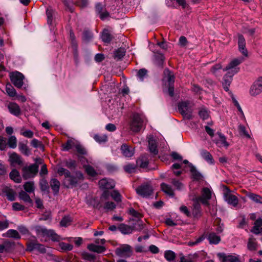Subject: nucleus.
Instances as JSON below:
<instances>
[{
  "mask_svg": "<svg viewBox=\"0 0 262 262\" xmlns=\"http://www.w3.org/2000/svg\"><path fill=\"white\" fill-rule=\"evenodd\" d=\"M46 13H47V18H48V20H47L48 24L51 25L52 23L53 19V15H54V12L51 8H48L47 9Z\"/></svg>",
  "mask_w": 262,
  "mask_h": 262,
  "instance_id": "48",
  "label": "nucleus"
},
{
  "mask_svg": "<svg viewBox=\"0 0 262 262\" xmlns=\"http://www.w3.org/2000/svg\"><path fill=\"white\" fill-rule=\"evenodd\" d=\"M84 168L86 172L90 176L93 177L97 174V172L92 166L90 165H85Z\"/></svg>",
  "mask_w": 262,
  "mask_h": 262,
  "instance_id": "46",
  "label": "nucleus"
},
{
  "mask_svg": "<svg viewBox=\"0 0 262 262\" xmlns=\"http://www.w3.org/2000/svg\"><path fill=\"white\" fill-rule=\"evenodd\" d=\"M125 49L120 48L114 51V57L117 60H120L125 55Z\"/></svg>",
  "mask_w": 262,
  "mask_h": 262,
  "instance_id": "37",
  "label": "nucleus"
},
{
  "mask_svg": "<svg viewBox=\"0 0 262 262\" xmlns=\"http://www.w3.org/2000/svg\"><path fill=\"white\" fill-rule=\"evenodd\" d=\"M153 188L149 183H145L136 189L137 193L143 198H147L152 195Z\"/></svg>",
  "mask_w": 262,
  "mask_h": 262,
  "instance_id": "5",
  "label": "nucleus"
},
{
  "mask_svg": "<svg viewBox=\"0 0 262 262\" xmlns=\"http://www.w3.org/2000/svg\"><path fill=\"white\" fill-rule=\"evenodd\" d=\"M200 155L201 157L208 163L212 164L214 163V160L212 156L209 152L205 149H201L200 150Z\"/></svg>",
  "mask_w": 262,
  "mask_h": 262,
  "instance_id": "27",
  "label": "nucleus"
},
{
  "mask_svg": "<svg viewBox=\"0 0 262 262\" xmlns=\"http://www.w3.org/2000/svg\"><path fill=\"white\" fill-rule=\"evenodd\" d=\"M180 255L181 256L180 262H193L192 255L189 254L185 256L182 253H181Z\"/></svg>",
  "mask_w": 262,
  "mask_h": 262,
  "instance_id": "52",
  "label": "nucleus"
},
{
  "mask_svg": "<svg viewBox=\"0 0 262 262\" xmlns=\"http://www.w3.org/2000/svg\"><path fill=\"white\" fill-rule=\"evenodd\" d=\"M247 196L255 203L262 204V197L259 195L250 193Z\"/></svg>",
  "mask_w": 262,
  "mask_h": 262,
  "instance_id": "40",
  "label": "nucleus"
},
{
  "mask_svg": "<svg viewBox=\"0 0 262 262\" xmlns=\"http://www.w3.org/2000/svg\"><path fill=\"white\" fill-rule=\"evenodd\" d=\"M24 188L27 192L31 193L34 191V184L32 181L26 182L24 184Z\"/></svg>",
  "mask_w": 262,
  "mask_h": 262,
  "instance_id": "41",
  "label": "nucleus"
},
{
  "mask_svg": "<svg viewBox=\"0 0 262 262\" xmlns=\"http://www.w3.org/2000/svg\"><path fill=\"white\" fill-rule=\"evenodd\" d=\"M148 147L150 152L154 155H156L158 153L156 141L153 137L149 138L148 139Z\"/></svg>",
  "mask_w": 262,
  "mask_h": 262,
  "instance_id": "22",
  "label": "nucleus"
},
{
  "mask_svg": "<svg viewBox=\"0 0 262 262\" xmlns=\"http://www.w3.org/2000/svg\"><path fill=\"white\" fill-rule=\"evenodd\" d=\"M19 196L20 199L27 203L31 204L32 203L30 196L25 191H21L19 193Z\"/></svg>",
  "mask_w": 262,
  "mask_h": 262,
  "instance_id": "42",
  "label": "nucleus"
},
{
  "mask_svg": "<svg viewBox=\"0 0 262 262\" xmlns=\"http://www.w3.org/2000/svg\"><path fill=\"white\" fill-rule=\"evenodd\" d=\"M9 161L11 164L13 166H16L17 165H21L23 164V161L19 155L16 152H12L9 154Z\"/></svg>",
  "mask_w": 262,
  "mask_h": 262,
  "instance_id": "16",
  "label": "nucleus"
},
{
  "mask_svg": "<svg viewBox=\"0 0 262 262\" xmlns=\"http://www.w3.org/2000/svg\"><path fill=\"white\" fill-rule=\"evenodd\" d=\"M9 176L11 179L13 180L15 182L17 183H19L21 182V178L19 171L16 169H13L10 173Z\"/></svg>",
  "mask_w": 262,
  "mask_h": 262,
  "instance_id": "30",
  "label": "nucleus"
},
{
  "mask_svg": "<svg viewBox=\"0 0 262 262\" xmlns=\"http://www.w3.org/2000/svg\"><path fill=\"white\" fill-rule=\"evenodd\" d=\"M9 112L13 115L18 116L20 114V109L17 104L14 102L10 103L8 106Z\"/></svg>",
  "mask_w": 262,
  "mask_h": 262,
  "instance_id": "24",
  "label": "nucleus"
},
{
  "mask_svg": "<svg viewBox=\"0 0 262 262\" xmlns=\"http://www.w3.org/2000/svg\"><path fill=\"white\" fill-rule=\"evenodd\" d=\"M8 144L9 146L12 148H15L17 146V139L14 136H11L9 138Z\"/></svg>",
  "mask_w": 262,
  "mask_h": 262,
  "instance_id": "47",
  "label": "nucleus"
},
{
  "mask_svg": "<svg viewBox=\"0 0 262 262\" xmlns=\"http://www.w3.org/2000/svg\"><path fill=\"white\" fill-rule=\"evenodd\" d=\"M60 182L56 179H52L50 181V186L55 193H57L59 190Z\"/></svg>",
  "mask_w": 262,
  "mask_h": 262,
  "instance_id": "36",
  "label": "nucleus"
},
{
  "mask_svg": "<svg viewBox=\"0 0 262 262\" xmlns=\"http://www.w3.org/2000/svg\"><path fill=\"white\" fill-rule=\"evenodd\" d=\"M207 238L210 244L216 245L221 241V237L214 232L208 233Z\"/></svg>",
  "mask_w": 262,
  "mask_h": 262,
  "instance_id": "25",
  "label": "nucleus"
},
{
  "mask_svg": "<svg viewBox=\"0 0 262 262\" xmlns=\"http://www.w3.org/2000/svg\"><path fill=\"white\" fill-rule=\"evenodd\" d=\"M3 236L8 237H13L15 239L20 238V236L18 232L16 230L13 229H10L8 230L7 232L3 235Z\"/></svg>",
  "mask_w": 262,
  "mask_h": 262,
  "instance_id": "38",
  "label": "nucleus"
},
{
  "mask_svg": "<svg viewBox=\"0 0 262 262\" xmlns=\"http://www.w3.org/2000/svg\"><path fill=\"white\" fill-rule=\"evenodd\" d=\"M118 229L122 234H130L132 233L133 230L131 227L123 224L119 225L118 227Z\"/></svg>",
  "mask_w": 262,
  "mask_h": 262,
  "instance_id": "35",
  "label": "nucleus"
},
{
  "mask_svg": "<svg viewBox=\"0 0 262 262\" xmlns=\"http://www.w3.org/2000/svg\"><path fill=\"white\" fill-rule=\"evenodd\" d=\"M170 182L174 188L178 191H182L185 189L184 184L176 178L171 179Z\"/></svg>",
  "mask_w": 262,
  "mask_h": 262,
  "instance_id": "28",
  "label": "nucleus"
},
{
  "mask_svg": "<svg viewBox=\"0 0 262 262\" xmlns=\"http://www.w3.org/2000/svg\"><path fill=\"white\" fill-rule=\"evenodd\" d=\"M94 139L99 143H104L107 140V137L106 135H96Z\"/></svg>",
  "mask_w": 262,
  "mask_h": 262,
  "instance_id": "53",
  "label": "nucleus"
},
{
  "mask_svg": "<svg viewBox=\"0 0 262 262\" xmlns=\"http://www.w3.org/2000/svg\"><path fill=\"white\" fill-rule=\"evenodd\" d=\"M6 91L8 95L10 97H14L16 95V90L10 84L6 85Z\"/></svg>",
  "mask_w": 262,
  "mask_h": 262,
  "instance_id": "45",
  "label": "nucleus"
},
{
  "mask_svg": "<svg viewBox=\"0 0 262 262\" xmlns=\"http://www.w3.org/2000/svg\"><path fill=\"white\" fill-rule=\"evenodd\" d=\"M115 253L120 257H127L132 254V250L129 245L124 244L116 248Z\"/></svg>",
  "mask_w": 262,
  "mask_h": 262,
  "instance_id": "8",
  "label": "nucleus"
},
{
  "mask_svg": "<svg viewBox=\"0 0 262 262\" xmlns=\"http://www.w3.org/2000/svg\"><path fill=\"white\" fill-rule=\"evenodd\" d=\"M14 247V243L10 242H5L3 244L0 245V253L4 252H10Z\"/></svg>",
  "mask_w": 262,
  "mask_h": 262,
  "instance_id": "23",
  "label": "nucleus"
},
{
  "mask_svg": "<svg viewBox=\"0 0 262 262\" xmlns=\"http://www.w3.org/2000/svg\"><path fill=\"white\" fill-rule=\"evenodd\" d=\"M213 141L219 147L225 146L227 148L229 145L228 142L226 141L225 136H222V138L219 139H214L213 140Z\"/></svg>",
  "mask_w": 262,
  "mask_h": 262,
  "instance_id": "31",
  "label": "nucleus"
},
{
  "mask_svg": "<svg viewBox=\"0 0 262 262\" xmlns=\"http://www.w3.org/2000/svg\"><path fill=\"white\" fill-rule=\"evenodd\" d=\"M146 119L141 115L135 114L129 123V128L134 133H138L145 127Z\"/></svg>",
  "mask_w": 262,
  "mask_h": 262,
  "instance_id": "1",
  "label": "nucleus"
},
{
  "mask_svg": "<svg viewBox=\"0 0 262 262\" xmlns=\"http://www.w3.org/2000/svg\"><path fill=\"white\" fill-rule=\"evenodd\" d=\"M124 170L128 173H132L135 171L136 166L134 164H128L124 166Z\"/></svg>",
  "mask_w": 262,
  "mask_h": 262,
  "instance_id": "56",
  "label": "nucleus"
},
{
  "mask_svg": "<svg viewBox=\"0 0 262 262\" xmlns=\"http://www.w3.org/2000/svg\"><path fill=\"white\" fill-rule=\"evenodd\" d=\"M161 189L167 195L173 198L174 196V189L172 187L167 184L162 183L161 184Z\"/></svg>",
  "mask_w": 262,
  "mask_h": 262,
  "instance_id": "19",
  "label": "nucleus"
},
{
  "mask_svg": "<svg viewBox=\"0 0 262 262\" xmlns=\"http://www.w3.org/2000/svg\"><path fill=\"white\" fill-rule=\"evenodd\" d=\"M83 179L82 173L79 171H77L75 173V176L69 174L65 179L64 183L68 188L76 187L80 181Z\"/></svg>",
  "mask_w": 262,
  "mask_h": 262,
  "instance_id": "4",
  "label": "nucleus"
},
{
  "mask_svg": "<svg viewBox=\"0 0 262 262\" xmlns=\"http://www.w3.org/2000/svg\"><path fill=\"white\" fill-rule=\"evenodd\" d=\"M87 248L90 251L97 253H101L105 251V248L104 246L96 245L94 244L88 245Z\"/></svg>",
  "mask_w": 262,
  "mask_h": 262,
  "instance_id": "26",
  "label": "nucleus"
},
{
  "mask_svg": "<svg viewBox=\"0 0 262 262\" xmlns=\"http://www.w3.org/2000/svg\"><path fill=\"white\" fill-rule=\"evenodd\" d=\"M165 74L167 75V80L168 82V85H173L174 82V75L168 70L165 71Z\"/></svg>",
  "mask_w": 262,
  "mask_h": 262,
  "instance_id": "49",
  "label": "nucleus"
},
{
  "mask_svg": "<svg viewBox=\"0 0 262 262\" xmlns=\"http://www.w3.org/2000/svg\"><path fill=\"white\" fill-rule=\"evenodd\" d=\"M262 92V77L255 81L251 86L249 93L252 96H256Z\"/></svg>",
  "mask_w": 262,
  "mask_h": 262,
  "instance_id": "10",
  "label": "nucleus"
},
{
  "mask_svg": "<svg viewBox=\"0 0 262 262\" xmlns=\"http://www.w3.org/2000/svg\"><path fill=\"white\" fill-rule=\"evenodd\" d=\"M101 39L103 42L110 43L113 39V35L108 30L105 29L102 33Z\"/></svg>",
  "mask_w": 262,
  "mask_h": 262,
  "instance_id": "33",
  "label": "nucleus"
},
{
  "mask_svg": "<svg viewBox=\"0 0 262 262\" xmlns=\"http://www.w3.org/2000/svg\"><path fill=\"white\" fill-rule=\"evenodd\" d=\"M116 208L115 204L113 202H106L105 203L104 209L107 211L112 210Z\"/></svg>",
  "mask_w": 262,
  "mask_h": 262,
  "instance_id": "62",
  "label": "nucleus"
},
{
  "mask_svg": "<svg viewBox=\"0 0 262 262\" xmlns=\"http://www.w3.org/2000/svg\"><path fill=\"white\" fill-rule=\"evenodd\" d=\"M111 196L117 202H119L121 201V196L117 190L113 191L111 193Z\"/></svg>",
  "mask_w": 262,
  "mask_h": 262,
  "instance_id": "59",
  "label": "nucleus"
},
{
  "mask_svg": "<svg viewBox=\"0 0 262 262\" xmlns=\"http://www.w3.org/2000/svg\"><path fill=\"white\" fill-rule=\"evenodd\" d=\"M10 78L13 84L17 88H20L23 85L24 76L19 72L10 73Z\"/></svg>",
  "mask_w": 262,
  "mask_h": 262,
  "instance_id": "7",
  "label": "nucleus"
},
{
  "mask_svg": "<svg viewBox=\"0 0 262 262\" xmlns=\"http://www.w3.org/2000/svg\"><path fill=\"white\" fill-rule=\"evenodd\" d=\"M200 202L195 200L193 205L192 214L193 217L198 218L201 216V205L199 203Z\"/></svg>",
  "mask_w": 262,
  "mask_h": 262,
  "instance_id": "32",
  "label": "nucleus"
},
{
  "mask_svg": "<svg viewBox=\"0 0 262 262\" xmlns=\"http://www.w3.org/2000/svg\"><path fill=\"white\" fill-rule=\"evenodd\" d=\"M251 232L256 235L262 234V227L254 224L253 227L251 229Z\"/></svg>",
  "mask_w": 262,
  "mask_h": 262,
  "instance_id": "61",
  "label": "nucleus"
},
{
  "mask_svg": "<svg viewBox=\"0 0 262 262\" xmlns=\"http://www.w3.org/2000/svg\"><path fill=\"white\" fill-rule=\"evenodd\" d=\"M137 164L142 168H145L148 164V159L147 156H143L137 160Z\"/></svg>",
  "mask_w": 262,
  "mask_h": 262,
  "instance_id": "34",
  "label": "nucleus"
},
{
  "mask_svg": "<svg viewBox=\"0 0 262 262\" xmlns=\"http://www.w3.org/2000/svg\"><path fill=\"white\" fill-rule=\"evenodd\" d=\"M2 194L5 196L10 201L15 200L16 193L14 189L8 186H5L2 189Z\"/></svg>",
  "mask_w": 262,
  "mask_h": 262,
  "instance_id": "12",
  "label": "nucleus"
},
{
  "mask_svg": "<svg viewBox=\"0 0 262 262\" xmlns=\"http://www.w3.org/2000/svg\"><path fill=\"white\" fill-rule=\"evenodd\" d=\"M38 170V166L35 164L25 166L22 169L23 177L25 180L33 178L37 173Z\"/></svg>",
  "mask_w": 262,
  "mask_h": 262,
  "instance_id": "6",
  "label": "nucleus"
},
{
  "mask_svg": "<svg viewBox=\"0 0 262 262\" xmlns=\"http://www.w3.org/2000/svg\"><path fill=\"white\" fill-rule=\"evenodd\" d=\"M72 222L71 217L69 215L64 216L60 221V224L61 226L66 227L70 225Z\"/></svg>",
  "mask_w": 262,
  "mask_h": 262,
  "instance_id": "50",
  "label": "nucleus"
},
{
  "mask_svg": "<svg viewBox=\"0 0 262 262\" xmlns=\"http://www.w3.org/2000/svg\"><path fill=\"white\" fill-rule=\"evenodd\" d=\"M31 145L34 148H39L42 150L44 149V146L42 143L36 139H33L32 140Z\"/></svg>",
  "mask_w": 262,
  "mask_h": 262,
  "instance_id": "54",
  "label": "nucleus"
},
{
  "mask_svg": "<svg viewBox=\"0 0 262 262\" xmlns=\"http://www.w3.org/2000/svg\"><path fill=\"white\" fill-rule=\"evenodd\" d=\"M121 152L125 157H131L134 154V150L132 147L126 144H123L121 147Z\"/></svg>",
  "mask_w": 262,
  "mask_h": 262,
  "instance_id": "20",
  "label": "nucleus"
},
{
  "mask_svg": "<svg viewBox=\"0 0 262 262\" xmlns=\"http://www.w3.org/2000/svg\"><path fill=\"white\" fill-rule=\"evenodd\" d=\"M148 71L144 69H141L137 71L136 76L139 81L142 82L148 77Z\"/></svg>",
  "mask_w": 262,
  "mask_h": 262,
  "instance_id": "29",
  "label": "nucleus"
},
{
  "mask_svg": "<svg viewBox=\"0 0 262 262\" xmlns=\"http://www.w3.org/2000/svg\"><path fill=\"white\" fill-rule=\"evenodd\" d=\"M190 168V171L191 173L192 178L194 180L199 181L203 179V175L196 169V167L190 163L188 165Z\"/></svg>",
  "mask_w": 262,
  "mask_h": 262,
  "instance_id": "17",
  "label": "nucleus"
},
{
  "mask_svg": "<svg viewBox=\"0 0 262 262\" xmlns=\"http://www.w3.org/2000/svg\"><path fill=\"white\" fill-rule=\"evenodd\" d=\"M247 247L249 250L253 251L256 250L257 248V244L255 242V239L253 237L249 238Z\"/></svg>",
  "mask_w": 262,
  "mask_h": 262,
  "instance_id": "43",
  "label": "nucleus"
},
{
  "mask_svg": "<svg viewBox=\"0 0 262 262\" xmlns=\"http://www.w3.org/2000/svg\"><path fill=\"white\" fill-rule=\"evenodd\" d=\"M224 198L225 201L229 204L232 205L234 207L236 206L238 203V200L237 198L230 193H227L225 194Z\"/></svg>",
  "mask_w": 262,
  "mask_h": 262,
  "instance_id": "18",
  "label": "nucleus"
},
{
  "mask_svg": "<svg viewBox=\"0 0 262 262\" xmlns=\"http://www.w3.org/2000/svg\"><path fill=\"white\" fill-rule=\"evenodd\" d=\"M219 255L222 262H241L239 256L235 254H226L220 253Z\"/></svg>",
  "mask_w": 262,
  "mask_h": 262,
  "instance_id": "13",
  "label": "nucleus"
},
{
  "mask_svg": "<svg viewBox=\"0 0 262 262\" xmlns=\"http://www.w3.org/2000/svg\"><path fill=\"white\" fill-rule=\"evenodd\" d=\"M75 147L77 152L79 155H84L86 154V149L80 144H76Z\"/></svg>",
  "mask_w": 262,
  "mask_h": 262,
  "instance_id": "60",
  "label": "nucleus"
},
{
  "mask_svg": "<svg viewBox=\"0 0 262 262\" xmlns=\"http://www.w3.org/2000/svg\"><path fill=\"white\" fill-rule=\"evenodd\" d=\"M93 38L92 33L88 30H85L83 33L82 39L85 42L90 41Z\"/></svg>",
  "mask_w": 262,
  "mask_h": 262,
  "instance_id": "51",
  "label": "nucleus"
},
{
  "mask_svg": "<svg viewBox=\"0 0 262 262\" xmlns=\"http://www.w3.org/2000/svg\"><path fill=\"white\" fill-rule=\"evenodd\" d=\"M82 258L84 260L89 261H93L95 259L96 256L93 254H91L88 252H84L82 254Z\"/></svg>",
  "mask_w": 262,
  "mask_h": 262,
  "instance_id": "58",
  "label": "nucleus"
},
{
  "mask_svg": "<svg viewBox=\"0 0 262 262\" xmlns=\"http://www.w3.org/2000/svg\"><path fill=\"white\" fill-rule=\"evenodd\" d=\"M75 143L72 140H68L65 145H63V149L69 150L70 149L75 147Z\"/></svg>",
  "mask_w": 262,
  "mask_h": 262,
  "instance_id": "64",
  "label": "nucleus"
},
{
  "mask_svg": "<svg viewBox=\"0 0 262 262\" xmlns=\"http://www.w3.org/2000/svg\"><path fill=\"white\" fill-rule=\"evenodd\" d=\"M211 191L207 188H203L201 191V195L196 198V200L201 202L203 204L208 205V200L210 199L211 196Z\"/></svg>",
  "mask_w": 262,
  "mask_h": 262,
  "instance_id": "9",
  "label": "nucleus"
},
{
  "mask_svg": "<svg viewBox=\"0 0 262 262\" xmlns=\"http://www.w3.org/2000/svg\"><path fill=\"white\" fill-rule=\"evenodd\" d=\"M18 148L21 153L25 155L29 156L30 154V150L28 149L26 144L23 143H19L18 144Z\"/></svg>",
  "mask_w": 262,
  "mask_h": 262,
  "instance_id": "44",
  "label": "nucleus"
},
{
  "mask_svg": "<svg viewBox=\"0 0 262 262\" xmlns=\"http://www.w3.org/2000/svg\"><path fill=\"white\" fill-rule=\"evenodd\" d=\"M59 247L61 250L64 251H69L72 250L73 246L71 244L66 243H60L59 244Z\"/></svg>",
  "mask_w": 262,
  "mask_h": 262,
  "instance_id": "55",
  "label": "nucleus"
},
{
  "mask_svg": "<svg viewBox=\"0 0 262 262\" xmlns=\"http://www.w3.org/2000/svg\"><path fill=\"white\" fill-rule=\"evenodd\" d=\"M34 229L38 235L50 237L53 241L59 240V236L53 230L47 229L45 227L41 226H36Z\"/></svg>",
  "mask_w": 262,
  "mask_h": 262,
  "instance_id": "2",
  "label": "nucleus"
},
{
  "mask_svg": "<svg viewBox=\"0 0 262 262\" xmlns=\"http://www.w3.org/2000/svg\"><path fill=\"white\" fill-rule=\"evenodd\" d=\"M99 185L102 189H110L113 188L115 187V184L112 179H103L99 181Z\"/></svg>",
  "mask_w": 262,
  "mask_h": 262,
  "instance_id": "15",
  "label": "nucleus"
},
{
  "mask_svg": "<svg viewBox=\"0 0 262 262\" xmlns=\"http://www.w3.org/2000/svg\"><path fill=\"white\" fill-rule=\"evenodd\" d=\"M164 56L162 54H158L155 56V63L159 66L162 67L164 61Z\"/></svg>",
  "mask_w": 262,
  "mask_h": 262,
  "instance_id": "57",
  "label": "nucleus"
},
{
  "mask_svg": "<svg viewBox=\"0 0 262 262\" xmlns=\"http://www.w3.org/2000/svg\"><path fill=\"white\" fill-rule=\"evenodd\" d=\"M238 50L242 54L247 57L248 56V51L246 49V41L244 36L241 34L238 35Z\"/></svg>",
  "mask_w": 262,
  "mask_h": 262,
  "instance_id": "14",
  "label": "nucleus"
},
{
  "mask_svg": "<svg viewBox=\"0 0 262 262\" xmlns=\"http://www.w3.org/2000/svg\"><path fill=\"white\" fill-rule=\"evenodd\" d=\"M164 257L169 262H173L176 258V254L171 250H167L164 252Z\"/></svg>",
  "mask_w": 262,
  "mask_h": 262,
  "instance_id": "39",
  "label": "nucleus"
},
{
  "mask_svg": "<svg viewBox=\"0 0 262 262\" xmlns=\"http://www.w3.org/2000/svg\"><path fill=\"white\" fill-rule=\"evenodd\" d=\"M180 211L187 217H190L191 215L190 211L186 206L183 205L181 206L180 207Z\"/></svg>",
  "mask_w": 262,
  "mask_h": 262,
  "instance_id": "63",
  "label": "nucleus"
},
{
  "mask_svg": "<svg viewBox=\"0 0 262 262\" xmlns=\"http://www.w3.org/2000/svg\"><path fill=\"white\" fill-rule=\"evenodd\" d=\"M233 76L231 74L227 73L223 77V85L224 90L227 92L229 90V86L232 81Z\"/></svg>",
  "mask_w": 262,
  "mask_h": 262,
  "instance_id": "21",
  "label": "nucleus"
},
{
  "mask_svg": "<svg viewBox=\"0 0 262 262\" xmlns=\"http://www.w3.org/2000/svg\"><path fill=\"white\" fill-rule=\"evenodd\" d=\"M244 60V58L239 57L232 60L223 69L224 71H227V73L234 75L239 71L240 68L238 66Z\"/></svg>",
  "mask_w": 262,
  "mask_h": 262,
  "instance_id": "3",
  "label": "nucleus"
},
{
  "mask_svg": "<svg viewBox=\"0 0 262 262\" xmlns=\"http://www.w3.org/2000/svg\"><path fill=\"white\" fill-rule=\"evenodd\" d=\"M178 110L180 113L187 117L190 118L191 113L190 103L188 101H182L178 104Z\"/></svg>",
  "mask_w": 262,
  "mask_h": 262,
  "instance_id": "11",
  "label": "nucleus"
}]
</instances>
